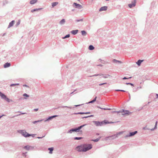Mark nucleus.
I'll list each match as a JSON object with an SVG mask.
<instances>
[{
    "instance_id": "1",
    "label": "nucleus",
    "mask_w": 158,
    "mask_h": 158,
    "mask_svg": "<svg viewBox=\"0 0 158 158\" xmlns=\"http://www.w3.org/2000/svg\"><path fill=\"white\" fill-rule=\"evenodd\" d=\"M18 132L20 133L25 138L31 136H32L33 138L35 137V134H29L24 130H19L18 131Z\"/></svg>"
},
{
    "instance_id": "2",
    "label": "nucleus",
    "mask_w": 158,
    "mask_h": 158,
    "mask_svg": "<svg viewBox=\"0 0 158 158\" xmlns=\"http://www.w3.org/2000/svg\"><path fill=\"white\" fill-rule=\"evenodd\" d=\"M0 96L2 99H4L8 102L13 101L12 99H10L8 98L6 95L1 91H0Z\"/></svg>"
},
{
    "instance_id": "3",
    "label": "nucleus",
    "mask_w": 158,
    "mask_h": 158,
    "mask_svg": "<svg viewBox=\"0 0 158 158\" xmlns=\"http://www.w3.org/2000/svg\"><path fill=\"white\" fill-rule=\"evenodd\" d=\"M106 120L102 121H93L94 123L96 126H102L104 125H106Z\"/></svg>"
},
{
    "instance_id": "4",
    "label": "nucleus",
    "mask_w": 158,
    "mask_h": 158,
    "mask_svg": "<svg viewBox=\"0 0 158 158\" xmlns=\"http://www.w3.org/2000/svg\"><path fill=\"white\" fill-rule=\"evenodd\" d=\"M122 133L123 132L122 131H120L117 133L115 134H114L111 136H108L107 138L110 139H114L117 137L118 135H120L122 134Z\"/></svg>"
},
{
    "instance_id": "5",
    "label": "nucleus",
    "mask_w": 158,
    "mask_h": 158,
    "mask_svg": "<svg viewBox=\"0 0 158 158\" xmlns=\"http://www.w3.org/2000/svg\"><path fill=\"white\" fill-rule=\"evenodd\" d=\"M84 145H81L77 146L76 148V149L79 152H85L84 149Z\"/></svg>"
},
{
    "instance_id": "6",
    "label": "nucleus",
    "mask_w": 158,
    "mask_h": 158,
    "mask_svg": "<svg viewBox=\"0 0 158 158\" xmlns=\"http://www.w3.org/2000/svg\"><path fill=\"white\" fill-rule=\"evenodd\" d=\"M84 150L85 152H86L88 151H89L92 149V145L91 144H84Z\"/></svg>"
},
{
    "instance_id": "7",
    "label": "nucleus",
    "mask_w": 158,
    "mask_h": 158,
    "mask_svg": "<svg viewBox=\"0 0 158 158\" xmlns=\"http://www.w3.org/2000/svg\"><path fill=\"white\" fill-rule=\"evenodd\" d=\"M119 112L122 113V114L123 115H129L131 114V112H129L128 110H125L124 109L120 110Z\"/></svg>"
},
{
    "instance_id": "8",
    "label": "nucleus",
    "mask_w": 158,
    "mask_h": 158,
    "mask_svg": "<svg viewBox=\"0 0 158 158\" xmlns=\"http://www.w3.org/2000/svg\"><path fill=\"white\" fill-rule=\"evenodd\" d=\"M72 6L73 7L79 9H81L82 8V6L81 5L76 2H74Z\"/></svg>"
},
{
    "instance_id": "9",
    "label": "nucleus",
    "mask_w": 158,
    "mask_h": 158,
    "mask_svg": "<svg viewBox=\"0 0 158 158\" xmlns=\"http://www.w3.org/2000/svg\"><path fill=\"white\" fill-rule=\"evenodd\" d=\"M137 132L138 131H135L133 132H130L129 134H127L125 136V137L127 138L133 136L136 133H137Z\"/></svg>"
},
{
    "instance_id": "10",
    "label": "nucleus",
    "mask_w": 158,
    "mask_h": 158,
    "mask_svg": "<svg viewBox=\"0 0 158 158\" xmlns=\"http://www.w3.org/2000/svg\"><path fill=\"white\" fill-rule=\"evenodd\" d=\"M79 132L77 127L73 128L69 130L67 132V133H69L71 134L72 133V132Z\"/></svg>"
},
{
    "instance_id": "11",
    "label": "nucleus",
    "mask_w": 158,
    "mask_h": 158,
    "mask_svg": "<svg viewBox=\"0 0 158 158\" xmlns=\"http://www.w3.org/2000/svg\"><path fill=\"white\" fill-rule=\"evenodd\" d=\"M24 148L27 150H32L34 149V147L29 145H26L24 147Z\"/></svg>"
},
{
    "instance_id": "12",
    "label": "nucleus",
    "mask_w": 158,
    "mask_h": 158,
    "mask_svg": "<svg viewBox=\"0 0 158 158\" xmlns=\"http://www.w3.org/2000/svg\"><path fill=\"white\" fill-rule=\"evenodd\" d=\"M56 115H54L51 116H49L48 118L44 119V122H47L51 120L52 119L57 116Z\"/></svg>"
},
{
    "instance_id": "13",
    "label": "nucleus",
    "mask_w": 158,
    "mask_h": 158,
    "mask_svg": "<svg viewBox=\"0 0 158 158\" xmlns=\"http://www.w3.org/2000/svg\"><path fill=\"white\" fill-rule=\"evenodd\" d=\"M136 0H134L132 1L131 3L129 4L128 5L130 8H131L135 6Z\"/></svg>"
},
{
    "instance_id": "14",
    "label": "nucleus",
    "mask_w": 158,
    "mask_h": 158,
    "mask_svg": "<svg viewBox=\"0 0 158 158\" xmlns=\"http://www.w3.org/2000/svg\"><path fill=\"white\" fill-rule=\"evenodd\" d=\"M107 6H102L100 8L99 10V11H105L107 10Z\"/></svg>"
},
{
    "instance_id": "15",
    "label": "nucleus",
    "mask_w": 158,
    "mask_h": 158,
    "mask_svg": "<svg viewBox=\"0 0 158 158\" xmlns=\"http://www.w3.org/2000/svg\"><path fill=\"white\" fill-rule=\"evenodd\" d=\"M10 65L11 64L10 63L6 62L4 64L3 67L6 68L9 67Z\"/></svg>"
},
{
    "instance_id": "16",
    "label": "nucleus",
    "mask_w": 158,
    "mask_h": 158,
    "mask_svg": "<svg viewBox=\"0 0 158 158\" xmlns=\"http://www.w3.org/2000/svg\"><path fill=\"white\" fill-rule=\"evenodd\" d=\"M112 62L113 63L115 64H117V63H120V64H122V61L120 60H117L115 59H114L113 60Z\"/></svg>"
},
{
    "instance_id": "17",
    "label": "nucleus",
    "mask_w": 158,
    "mask_h": 158,
    "mask_svg": "<svg viewBox=\"0 0 158 158\" xmlns=\"http://www.w3.org/2000/svg\"><path fill=\"white\" fill-rule=\"evenodd\" d=\"M78 31V30H73L71 31V33L73 35H75L77 33Z\"/></svg>"
},
{
    "instance_id": "18",
    "label": "nucleus",
    "mask_w": 158,
    "mask_h": 158,
    "mask_svg": "<svg viewBox=\"0 0 158 158\" xmlns=\"http://www.w3.org/2000/svg\"><path fill=\"white\" fill-rule=\"evenodd\" d=\"M15 22L14 20H12L9 23V25L8 26V28H10L13 26L15 23Z\"/></svg>"
},
{
    "instance_id": "19",
    "label": "nucleus",
    "mask_w": 158,
    "mask_h": 158,
    "mask_svg": "<svg viewBox=\"0 0 158 158\" xmlns=\"http://www.w3.org/2000/svg\"><path fill=\"white\" fill-rule=\"evenodd\" d=\"M97 98V97L96 96L93 100L89 102L88 103H86V104L92 103L94 102H95L96 101Z\"/></svg>"
},
{
    "instance_id": "20",
    "label": "nucleus",
    "mask_w": 158,
    "mask_h": 158,
    "mask_svg": "<svg viewBox=\"0 0 158 158\" xmlns=\"http://www.w3.org/2000/svg\"><path fill=\"white\" fill-rule=\"evenodd\" d=\"M54 148L53 147H51V148H48V150L49 151V153L50 154H52V152Z\"/></svg>"
},
{
    "instance_id": "21",
    "label": "nucleus",
    "mask_w": 158,
    "mask_h": 158,
    "mask_svg": "<svg viewBox=\"0 0 158 158\" xmlns=\"http://www.w3.org/2000/svg\"><path fill=\"white\" fill-rule=\"evenodd\" d=\"M143 61V60H139L138 61L136 62V64L138 66H139L140 65L141 63Z\"/></svg>"
},
{
    "instance_id": "22",
    "label": "nucleus",
    "mask_w": 158,
    "mask_h": 158,
    "mask_svg": "<svg viewBox=\"0 0 158 158\" xmlns=\"http://www.w3.org/2000/svg\"><path fill=\"white\" fill-rule=\"evenodd\" d=\"M37 0H31L30 1V3L31 4H34L37 2Z\"/></svg>"
},
{
    "instance_id": "23",
    "label": "nucleus",
    "mask_w": 158,
    "mask_h": 158,
    "mask_svg": "<svg viewBox=\"0 0 158 158\" xmlns=\"http://www.w3.org/2000/svg\"><path fill=\"white\" fill-rule=\"evenodd\" d=\"M42 9V8L35 9L32 10H31V12L33 13V12H34L35 11H38L40 10H41Z\"/></svg>"
},
{
    "instance_id": "24",
    "label": "nucleus",
    "mask_w": 158,
    "mask_h": 158,
    "mask_svg": "<svg viewBox=\"0 0 158 158\" xmlns=\"http://www.w3.org/2000/svg\"><path fill=\"white\" fill-rule=\"evenodd\" d=\"M65 23V20L64 19H62L59 22L60 24L61 25L64 24Z\"/></svg>"
},
{
    "instance_id": "25",
    "label": "nucleus",
    "mask_w": 158,
    "mask_h": 158,
    "mask_svg": "<svg viewBox=\"0 0 158 158\" xmlns=\"http://www.w3.org/2000/svg\"><path fill=\"white\" fill-rule=\"evenodd\" d=\"M58 3V2H53L52 3V7L53 8V7H54V6H56Z\"/></svg>"
},
{
    "instance_id": "26",
    "label": "nucleus",
    "mask_w": 158,
    "mask_h": 158,
    "mask_svg": "<svg viewBox=\"0 0 158 158\" xmlns=\"http://www.w3.org/2000/svg\"><path fill=\"white\" fill-rule=\"evenodd\" d=\"M83 127L81 125L78 127H77V129L79 132H80L81 133H82V130H81V129Z\"/></svg>"
},
{
    "instance_id": "27",
    "label": "nucleus",
    "mask_w": 158,
    "mask_h": 158,
    "mask_svg": "<svg viewBox=\"0 0 158 158\" xmlns=\"http://www.w3.org/2000/svg\"><path fill=\"white\" fill-rule=\"evenodd\" d=\"M88 48L90 50H93L94 49V47L93 45H91L89 46Z\"/></svg>"
},
{
    "instance_id": "28",
    "label": "nucleus",
    "mask_w": 158,
    "mask_h": 158,
    "mask_svg": "<svg viewBox=\"0 0 158 158\" xmlns=\"http://www.w3.org/2000/svg\"><path fill=\"white\" fill-rule=\"evenodd\" d=\"M23 96L24 97V98L25 99H26L27 98L29 97V95L26 93L24 94H23Z\"/></svg>"
},
{
    "instance_id": "29",
    "label": "nucleus",
    "mask_w": 158,
    "mask_h": 158,
    "mask_svg": "<svg viewBox=\"0 0 158 158\" xmlns=\"http://www.w3.org/2000/svg\"><path fill=\"white\" fill-rule=\"evenodd\" d=\"M81 34L83 36H85L87 34L85 30L81 31Z\"/></svg>"
},
{
    "instance_id": "30",
    "label": "nucleus",
    "mask_w": 158,
    "mask_h": 158,
    "mask_svg": "<svg viewBox=\"0 0 158 158\" xmlns=\"http://www.w3.org/2000/svg\"><path fill=\"white\" fill-rule=\"evenodd\" d=\"M8 3L9 2L6 0L3 1V6H4L6 4H8Z\"/></svg>"
},
{
    "instance_id": "31",
    "label": "nucleus",
    "mask_w": 158,
    "mask_h": 158,
    "mask_svg": "<svg viewBox=\"0 0 158 158\" xmlns=\"http://www.w3.org/2000/svg\"><path fill=\"white\" fill-rule=\"evenodd\" d=\"M97 107L98 108L102 109V110H111V109H110V108H101V107H100L99 106H97Z\"/></svg>"
},
{
    "instance_id": "32",
    "label": "nucleus",
    "mask_w": 158,
    "mask_h": 158,
    "mask_svg": "<svg viewBox=\"0 0 158 158\" xmlns=\"http://www.w3.org/2000/svg\"><path fill=\"white\" fill-rule=\"evenodd\" d=\"M101 138V137H99L96 139H92V141L94 142H97Z\"/></svg>"
},
{
    "instance_id": "33",
    "label": "nucleus",
    "mask_w": 158,
    "mask_h": 158,
    "mask_svg": "<svg viewBox=\"0 0 158 158\" xmlns=\"http://www.w3.org/2000/svg\"><path fill=\"white\" fill-rule=\"evenodd\" d=\"M73 114H76V115L79 114H85V113L84 112H79L78 113H75Z\"/></svg>"
},
{
    "instance_id": "34",
    "label": "nucleus",
    "mask_w": 158,
    "mask_h": 158,
    "mask_svg": "<svg viewBox=\"0 0 158 158\" xmlns=\"http://www.w3.org/2000/svg\"><path fill=\"white\" fill-rule=\"evenodd\" d=\"M83 139L82 137H75L74 138V140H79Z\"/></svg>"
},
{
    "instance_id": "35",
    "label": "nucleus",
    "mask_w": 158,
    "mask_h": 158,
    "mask_svg": "<svg viewBox=\"0 0 158 158\" xmlns=\"http://www.w3.org/2000/svg\"><path fill=\"white\" fill-rule=\"evenodd\" d=\"M103 74L102 73H100L98 74H95L94 75L92 76H91L90 77H94V76H101L103 75Z\"/></svg>"
},
{
    "instance_id": "36",
    "label": "nucleus",
    "mask_w": 158,
    "mask_h": 158,
    "mask_svg": "<svg viewBox=\"0 0 158 158\" xmlns=\"http://www.w3.org/2000/svg\"><path fill=\"white\" fill-rule=\"evenodd\" d=\"M70 34H68L66 35H65L64 37H63L62 38L63 39H65V38H69L70 37Z\"/></svg>"
},
{
    "instance_id": "37",
    "label": "nucleus",
    "mask_w": 158,
    "mask_h": 158,
    "mask_svg": "<svg viewBox=\"0 0 158 158\" xmlns=\"http://www.w3.org/2000/svg\"><path fill=\"white\" fill-rule=\"evenodd\" d=\"M115 122H109L107 120H106V124H109V123H114Z\"/></svg>"
},
{
    "instance_id": "38",
    "label": "nucleus",
    "mask_w": 158,
    "mask_h": 158,
    "mask_svg": "<svg viewBox=\"0 0 158 158\" xmlns=\"http://www.w3.org/2000/svg\"><path fill=\"white\" fill-rule=\"evenodd\" d=\"M26 114V113H21L20 114H19L15 115L13 116L12 118H14V117H16V116H19L21 114Z\"/></svg>"
},
{
    "instance_id": "39",
    "label": "nucleus",
    "mask_w": 158,
    "mask_h": 158,
    "mask_svg": "<svg viewBox=\"0 0 158 158\" xmlns=\"http://www.w3.org/2000/svg\"><path fill=\"white\" fill-rule=\"evenodd\" d=\"M20 23V19L19 20L18 22L16 23L15 25V26L17 27L19 25Z\"/></svg>"
},
{
    "instance_id": "40",
    "label": "nucleus",
    "mask_w": 158,
    "mask_h": 158,
    "mask_svg": "<svg viewBox=\"0 0 158 158\" xmlns=\"http://www.w3.org/2000/svg\"><path fill=\"white\" fill-rule=\"evenodd\" d=\"M83 21V19H76V20L75 21H76V22H78L80 21Z\"/></svg>"
},
{
    "instance_id": "41",
    "label": "nucleus",
    "mask_w": 158,
    "mask_h": 158,
    "mask_svg": "<svg viewBox=\"0 0 158 158\" xmlns=\"http://www.w3.org/2000/svg\"><path fill=\"white\" fill-rule=\"evenodd\" d=\"M126 84L127 85H131V86H134V85L132 84V83H126Z\"/></svg>"
},
{
    "instance_id": "42",
    "label": "nucleus",
    "mask_w": 158,
    "mask_h": 158,
    "mask_svg": "<svg viewBox=\"0 0 158 158\" xmlns=\"http://www.w3.org/2000/svg\"><path fill=\"white\" fill-rule=\"evenodd\" d=\"M62 107L63 108H69V109H71L72 108V107H71L68 106H62Z\"/></svg>"
},
{
    "instance_id": "43",
    "label": "nucleus",
    "mask_w": 158,
    "mask_h": 158,
    "mask_svg": "<svg viewBox=\"0 0 158 158\" xmlns=\"http://www.w3.org/2000/svg\"><path fill=\"white\" fill-rule=\"evenodd\" d=\"M157 121H156V122L155 123V127H154V129H157Z\"/></svg>"
},
{
    "instance_id": "44",
    "label": "nucleus",
    "mask_w": 158,
    "mask_h": 158,
    "mask_svg": "<svg viewBox=\"0 0 158 158\" xmlns=\"http://www.w3.org/2000/svg\"><path fill=\"white\" fill-rule=\"evenodd\" d=\"M143 130H149L150 129L147 128L146 127H145L143 128Z\"/></svg>"
},
{
    "instance_id": "45",
    "label": "nucleus",
    "mask_w": 158,
    "mask_h": 158,
    "mask_svg": "<svg viewBox=\"0 0 158 158\" xmlns=\"http://www.w3.org/2000/svg\"><path fill=\"white\" fill-rule=\"evenodd\" d=\"M110 75L108 74L106 75L105 76H104L103 77L104 78H107Z\"/></svg>"
},
{
    "instance_id": "46",
    "label": "nucleus",
    "mask_w": 158,
    "mask_h": 158,
    "mask_svg": "<svg viewBox=\"0 0 158 158\" xmlns=\"http://www.w3.org/2000/svg\"><path fill=\"white\" fill-rule=\"evenodd\" d=\"M107 84V83H106V82H105V83H101V84H99V86H101L102 85H104V84Z\"/></svg>"
},
{
    "instance_id": "47",
    "label": "nucleus",
    "mask_w": 158,
    "mask_h": 158,
    "mask_svg": "<svg viewBox=\"0 0 158 158\" xmlns=\"http://www.w3.org/2000/svg\"><path fill=\"white\" fill-rule=\"evenodd\" d=\"M83 104H79V105H75L74 106L75 107H77L79 106H81L82 105H83Z\"/></svg>"
},
{
    "instance_id": "48",
    "label": "nucleus",
    "mask_w": 158,
    "mask_h": 158,
    "mask_svg": "<svg viewBox=\"0 0 158 158\" xmlns=\"http://www.w3.org/2000/svg\"><path fill=\"white\" fill-rule=\"evenodd\" d=\"M15 85H16L15 83V84H10V87H12V86H15Z\"/></svg>"
},
{
    "instance_id": "49",
    "label": "nucleus",
    "mask_w": 158,
    "mask_h": 158,
    "mask_svg": "<svg viewBox=\"0 0 158 158\" xmlns=\"http://www.w3.org/2000/svg\"><path fill=\"white\" fill-rule=\"evenodd\" d=\"M45 136V135L42 136V137H37V138L38 139H42V138H43L44 137V136Z\"/></svg>"
},
{
    "instance_id": "50",
    "label": "nucleus",
    "mask_w": 158,
    "mask_h": 158,
    "mask_svg": "<svg viewBox=\"0 0 158 158\" xmlns=\"http://www.w3.org/2000/svg\"><path fill=\"white\" fill-rule=\"evenodd\" d=\"M141 87H138L136 89V90H138L139 89H141Z\"/></svg>"
},
{
    "instance_id": "51",
    "label": "nucleus",
    "mask_w": 158,
    "mask_h": 158,
    "mask_svg": "<svg viewBox=\"0 0 158 158\" xmlns=\"http://www.w3.org/2000/svg\"><path fill=\"white\" fill-rule=\"evenodd\" d=\"M43 120H44V119H41V120H37V123L40 122Z\"/></svg>"
},
{
    "instance_id": "52",
    "label": "nucleus",
    "mask_w": 158,
    "mask_h": 158,
    "mask_svg": "<svg viewBox=\"0 0 158 158\" xmlns=\"http://www.w3.org/2000/svg\"><path fill=\"white\" fill-rule=\"evenodd\" d=\"M38 108L34 109L33 110L35 111H37L38 110Z\"/></svg>"
},
{
    "instance_id": "53",
    "label": "nucleus",
    "mask_w": 158,
    "mask_h": 158,
    "mask_svg": "<svg viewBox=\"0 0 158 158\" xmlns=\"http://www.w3.org/2000/svg\"><path fill=\"white\" fill-rule=\"evenodd\" d=\"M123 80H126V79H128V77H124L122 78Z\"/></svg>"
},
{
    "instance_id": "54",
    "label": "nucleus",
    "mask_w": 158,
    "mask_h": 158,
    "mask_svg": "<svg viewBox=\"0 0 158 158\" xmlns=\"http://www.w3.org/2000/svg\"><path fill=\"white\" fill-rule=\"evenodd\" d=\"M85 114H90L91 113V112H85Z\"/></svg>"
},
{
    "instance_id": "55",
    "label": "nucleus",
    "mask_w": 158,
    "mask_h": 158,
    "mask_svg": "<svg viewBox=\"0 0 158 158\" xmlns=\"http://www.w3.org/2000/svg\"><path fill=\"white\" fill-rule=\"evenodd\" d=\"M32 123H33V124H35V123H37V121H33V122H32Z\"/></svg>"
},
{
    "instance_id": "56",
    "label": "nucleus",
    "mask_w": 158,
    "mask_h": 158,
    "mask_svg": "<svg viewBox=\"0 0 158 158\" xmlns=\"http://www.w3.org/2000/svg\"><path fill=\"white\" fill-rule=\"evenodd\" d=\"M94 115H89L88 116V118L89 117H93L94 116Z\"/></svg>"
},
{
    "instance_id": "57",
    "label": "nucleus",
    "mask_w": 158,
    "mask_h": 158,
    "mask_svg": "<svg viewBox=\"0 0 158 158\" xmlns=\"http://www.w3.org/2000/svg\"><path fill=\"white\" fill-rule=\"evenodd\" d=\"M155 130V129H154V128H152V129H150V130H150L151 131H153L154 130Z\"/></svg>"
},
{
    "instance_id": "58",
    "label": "nucleus",
    "mask_w": 158,
    "mask_h": 158,
    "mask_svg": "<svg viewBox=\"0 0 158 158\" xmlns=\"http://www.w3.org/2000/svg\"><path fill=\"white\" fill-rule=\"evenodd\" d=\"M87 125V124H84L82 125H81V126H82V127H84L85 126H86Z\"/></svg>"
},
{
    "instance_id": "59",
    "label": "nucleus",
    "mask_w": 158,
    "mask_h": 158,
    "mask_svg": "<svg viewBox=\"0 0 158 158\" xmlns=\"http://www.w3.org/2000/svg\"><path fill=\"white\" fill-rule=\"evenodd\" d=\"M6 116L5 115L3 114L2 115L0 116V119L3 116Z\"/></svg>"
},
{
    "instance_id": "60",
    "label": "nucleus",
    "mask_w": 158,
    "mask_h": 158,
    "mask_svg": "<svg viewBox=\"0 0 158 158\" xmlns=\"http://www.w3.org/2000/svg\"><path fill=\"white\" fill-rule=\"evenodd\" d=\"M115 91H121V89H116Z\"/></svg>"
},
{
    "instance_id": "61",
    "label": "nucleus",
    "mask_w": 158,
    "mask_h": 158,
    "mask_svg": "<svg viewBox=\"0 0 158 158\" xmlns=\"http://www.w3.org/2000/svg\"><path fill=\"white\" fill-rule=\"evenodd\" d=\"M88 118V116H85V117H82V118Z\"/></svg>"
},
{
    "instance_id": "62",
    "label": "nucleus",
    "mask_w": 158,
    "mask_h": 158,
    "mask_svg": "<svg viewBox=\"0 0 158 158\" xmlns=\"http://www.w3.org/2000/svg\"><path fill=\"white\" fill-rule=\"evenodd\" d=\"M97 66H102V65L101 64H99L98 65H97Z\"/></svg>"
},
{
    "instance_id": "63",
    "label": "nucleus",
    "mask_w": 158,
    "mask_h": 158,
    "mask_svg": "<svg viewBox=\"0 0 158 158\" xmlns=\"http://www.w3.org/2000/svg\"><path fill=\"white\" fill-rule=\"evenodd\" d=\"M23 86H26V87H28V86L26 84H24L23 85Z\"/></svg>"
},
{
    "instance_id": "64",
    "label": "nucleus",
    "mask_w": 158,
    "mask_h": 158,
    "mask_svg": "<svg viewBox=\"0 0 158 158\" xmlns=\"http://www.w3.org/2000/svg\"><path fill=\"white\" fill-rule=\"evenodd\" d=\"M156 98H158V94H156Z\"/></svg>"
}]
</instances>
